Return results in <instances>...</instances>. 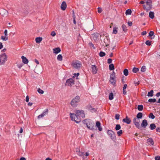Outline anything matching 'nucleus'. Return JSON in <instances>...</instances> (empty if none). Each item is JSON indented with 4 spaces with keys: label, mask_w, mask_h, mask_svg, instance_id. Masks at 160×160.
<instances>
[{
    "label": "nucleus",
    "mask_w": 160,
    "mask_h": 160,
    "mask_svg": "<svg viewBox=\"0 0 160 160\" xmlns=\"http://www.w3.org/2000/svg\"><path fill=\"white\" fill-rule=\"evenodd\" d=\"M3 47V45L2 44V43L0 42V49H1Z\"/></svg>",
    "instance_id": "338daca9"
},
{
    "label": "nucleus",
    "mask_w": 160,
    "mask_h": 160,
    "mask_svg": "<svg viewBox=\"0 0 160 160\" xmlns=\"http://www.w3.org/2000/svg\"><path fill=\"white\" fill-rule=\"evenodd\" d=\"M84 122L88 129L90 130H92L93 129L94 123L91 120L85 119L84 121Z\"/></svg>",
    "instance_id": "39448f33"
},
{
    "label": "nucleus",
    "mask_w": 160,
    "mask_h": 160,
    "mask_svg": "<svg viewBox=\"0 0 160 160\" xmlns=\"http://www.w3.org/2000/svg\"><path fill=\"white\" fill-rule=\"evenodd\" d=\"M42 40V38L41 37H37L35 39V41L37 43H40Z\"/></svg>",
    "instance_id": "aec40b11"
},
{
    "label": "nucleus",
    "mask_w": 160,
    "mask_h": 160,
    "mask_svg": "<svg viewBox=\"0 0 160 160\" xmlns=\"http://www.w3.org/2000/svg\"><path fill=\"white\" fill-rule=\"evenodd\" d=\"M153 90H151L150 91L148 92V97H152L153 96Z\"/></svg>",
    "instance_id": "bb28decb"
},
{
    "label": "nucleus",
    "mask_w": 160,
    "mask_h": 160,
    "mask_svg": "<svg viewBox=\"0 0 160 160\" xmlns=\"http://www.w3.org/2000/svg\"><path fill=\"white\" fill-rule=\"evenodd\" d=\"M151 41L149 40H147L146 41V44L148 46H150L151 45Z\"/></svg>",
    "instance_id": "49530a36"
},
{
    "label": "nucleus",
    "mask_w": 160,
    "mask_h": 160,
    "mask_svg": "<svg viewBox=\"0 0 160 160\" xmlns=\"http://www.w3.org/2000/svg\"><path fill=\"white\" fill-rule=\"evenodd\" d=\"M156 131L157 132H160V128H159V127L157 128L156 129Z\"/></svg>",
    "instance_id": "13d9d810"
},
{
    "label": "nucleus",
    "mask_w": 160,
    "mask_h": 160,
    "mask_svg": "<svg viewBox=\"0 0 160 160\" xmlns=\"http://www.w3.org/2000/svg\"><path fill=\"white\" fill-rule=\"evenodd\" d=\"M148 125V122L147 120H143L141 124V126L142 127L145 128Z\"/></svg>",
    "instance_id": "f3484780"
},
{
    "label": "nucleus",
    "mask_w": 160,
    "mask_h": 160,
    "mask_svg": "<svg viewBox=\"0 0 160 160\" xmlns=\"http://www.w3.org/2000/svg\"><path fill=\"white\" fill-rule=\"evenodd\" d=\"M38 92L40 94H42L44 93V91L42 90L40 88H38Z\"/></svg>",
    "instance_id": "a18cd8bd"
},
{
    "label": "nucleus",
    "mask_w": 160,
    "mask_h": 160,
    "mask_svg": "<svg viewBox=\"0 0 160 160\" xmlns=\"http://www.w3.org/2000/svg\"><path fill=\"white\" fill-rule=\"evenodd\" d=\"M122 28L123 31L125 32L127 31V27L124 24H123L122 26Z\"/></svg>",
    "instance_id": "f704fd0d"
},
{
    "label": "nucleus",
    "mask_w": 160,
    "mask_h": 160,
    "mask_svg": "<svg viewBox=\"0 0 160 160\" xmlns=\"http://www.w3.org/2000/svg\"><path fill=\"white\" fill-rule=\"evenodd\" d=\"M44 116V115L42 113L41 115L38 116V119H40L41 118H43Z\"/></svg>",
    "instance_id": "3c124183"
},
{
    "label": "nucleus",
    "mask_w": 160,
    "mask_h": 160,
    "mask_svg": "<svg viewBox=\"0 0 160 160\" xmlns=\"http://www.w3.org/2000/svg\"><path fill=\"white\" fill-rule=\"evenodd\" d=\"M113 98V94L112 92L110 93L109 96V99L110 100H112Z\"/></svg>",
    "instance_id": "c756f323"
},
{
    "label": "nucleus",
    "mask_w": 160,
    "mask_h": 160,
    "mask_svg": "<svg viewBox=\"0 0 160 160\" xmlns=\"http://www.w3.org/2000/svg\"><path fill=\"white\" fill-rule=\"evenodd\" d=\"M56 34L55 32L54 31L52 32L50 34L53 37H54L56 35Z\"/></svg>",
    "instance_id": "09e8293b"
},
{
    "label": "nucleus",
    "mask_w": 160,
    "mask_h": 160,
    "mask_svg": "<svg viewBox=\"0 0 160 160\" xmlns=\"http://www.w3.org/2000/svg\"><path fill=\"white\" fill-rule=\"evenodd\" d=\"M144 9L148 12L152 8V1L151 0H147V1L143 5Z\"/></svg>",
    "instance_id": "f03ea898"
},
{
    "label": "nucleus",
    "mask_w": 160,
    "mask_h": 160,
    "mask_svg": "<svg viewBox=\"0 0 160 160\" xmlns=\"http://www.w3.org/2000/svg\"><path fill=\"white\" fill-rule=\"evenodd\" d=\"M139 71L138 68H134L132 69V72L134 73H136Z\"/></svg>",
    "instance_id": "ea45409f"
},
{
    "label": "nucleus",
    "mask_w": 160,
    "mask_h": 160,
    "mask_svg": "<svg viewBox=\"0 0 160 160\" xmlns=\"http://www.w3.org/2000/svg\"><path fill=\"white\" fill-rule=\"evenodd\" d=\"M4 33L5 36H8V31L6 29L5 30Z\"/></svg>",
    "instance_id": "6e6d98bb"
},
{
    "label": "nucleus",
    "mask_w": 160,
    "mask_h": 160,
    "mask_svg": "<svg viewBox=\"0 0 160 160\" xmlns=\"http://www.w3.org/2000/svg\"><path fill=\"white\" fill-rule=\"evenodd\" d=\"M120 118V115L119 114H116L115 116V118L116 120H118Z\"/></svg>",
    "instance_id": "de8ad7c7"
},
{
    "label": "nucleus",
    "mask_w": 160,
    "mask_h": 160,
    "mask_svg": "<svg viewBox=\"0 0 160 160\" xmlns=\"http://www.w3.org/2000/svg\"><path fill=\"white\" fill-rule=\"evenodd\" d=\"M106 55L105 53L103 52H100L99 53V56L101 57L104 56Z\"/></svg>",
    "instance_id": "a19ab883"
},
{
    "label": "nucleus",
    "mask_w": 160,
    "mask_h": 160,
    "mask_svg": "<svg viewBox=\"0 0 160 160\" xmlns=\"http://www.w3.org/2000/svg\"><path fill=\"white\" fill-rule=\"evenodd\" d=\"M116 77L114 74L111 75L110 78V82L111 83L114 85L116 82Z\"/></svg>",
    "instance_id": "0eeeda50"
},
{
    "label": "nucleus",
    "mask_w": 160,
    "mask_h": 160,
    "mask_svg": "<svg viewBox=\"0 0 160 160\" xmlns=\"http://www.w3.org/2000/svg\"><path fill=\"white\" fill-rule=\"evenodd\" d=\"M96 126L98 127V129L99 131H102V127H101V123L99 121H97L96 122Z\"/></svg>",
    "instance_id": "a211bd4d"
},
{
    "label": "nucleus",
    "mask_w": 160,
    "mask_h": 160,
    "mask_svg": "<svg viewBox=\"0 0 160 160\" xmlns=\"http://www.w3.org/2000/svg\"><path fill=\"white\" fill-rule=\"evenodd\" d=\"M84 117L85 114L83 111L82 110H77L76 114L71 113V120L77 123H78L81 122V118H83Z\"/></svg>",
    "instance_id": "f257e3e1"
},
{
    "label": "nucleus",
    "mask_w": 160,
    "mask_h": 160,
    "mask_svg": "<svg viewBox=\"0 0 160 160\" xmlns=\"http://www.w3.org/2000/svg\"><path fill=\"white\" fill-rule=\"evenodd\" d=\"M53 52L54 53L58 54L61 51V49L59 48H56L53 49Z\"/></svg>",
    "instance_id": "ddd939ff"
},
{
    "label": "nucleus",
    "mask_w": 160,
    "mask_h": 160,
    "mask_svg": "<svg viewBox=\"0 0 160 160\" xmlns=\"http://www.w3.org/2000/svg\"><path fill=\"white\" fill-rule=\"evenodd\" d=\"M128 24L129 26H131L132 24V22H128Z\"/></svg>",
    "instance_id": "69168bd1"
},
{
    "label": "nucleus",
    "mask_w": 160,
    "mask_h": 160,
    "mask_svg": "<svg viewBox=\"0 0 160 160\" xmlns=\"http://www.w3.org/2000/svg\"><path fill=\"white\" fill-rule=\"evenodd\" d=\"M139 120L136 118H134L133 119V122L136 127L139 129L141 127L139 123Z\"/></svg>",
    "instance_id": "6e6552de"
},
{
    "label": "nucleus",
    "mask_w": 160,
    "mask_h": 160,
    "mask_svg": "<svg viewBox=\"0 0 160 160\" xmlns=\"http://www.w3.org/2000/svg\"><path fill=\"white\" fill-rule=\"evenodd\" d=\"M117 133L118 134V136H121V135L122 134V130H119L117 132Z\"/></svg>",
    "instance_id": "79ce46f5"
},
{
    "label": "nucleus",
    "mask_w": 160,
    "mask_h": 160,
    "mask_svg": "<svg viewBox=\"0 0 160 160\" xmlns=\"http://www.w3.org/2000/svg\"><path fill=\"white\" fill-rule=\"evenodd\" d=\"M23 62L25 64H27L28 62V59L24 56H22L21 57Z\"/></svg>",
    "instance_id": "dca6fc26"
},
{
    "label": "nucleus",
    "mask_w": 160,
    "mask_h": 160,
    "mask_svg": "<svg viewBox=\"0 0 160 160\" xmlns=\"http://www.w3.org/2000/svg\"><path fill=\"white\" fill-rule=\"evenodd\" d=\"M29 98L28 96H27L26 98V102H28L29 101Z\"/></svg>",
    "instance_id": "052dcab7"
},
{
    "label": "nucleus",
    "mask_w": 160,
    "mask_h": 160,
    "mask_svg": "<svg viewBox=\"0 0 160 160\" xmlns=\"http://www.w3.org/2000/svg\"><path fill=\"white\" fill-rule=\"evenodd\" d=\"M121 126L119 124H117L115 127V130L117 131L118 130L121 129Z\"/></svg>",
    "instance_id": "72a5a7b5"
},
{
    "label": "nucleus",
    "mask_w": 160,
    "mask_h": 160,
    "mask_svg": "<svg viewBox=\"0 0 160 160\" xmlns=\"http://www.w3.org/2000/svg\"><path fill=\"white\" fill-rule=\"evenodd\" d=\"M146 31H144L142 32L141 34L142 35H145L146 34Z\"/></svg>",
    "instance_id": "bf43d9fd"
},
{
    "label": "nucleus",
    "mask_w": 160,
    "mask_h": 160,
    "mask_svg": "<svg viewBox=\"0 0 160 160\" xmlns=\"http://www.w3.org/2000/svg\"><path fill=\"white\" fill-rule=\"evenodd\" d=\"M143 108L142 105H139L138 106V109L139 111H142Z\"/></svg>",
    "instance_id": "c85d7f7f"
},
{
    "label": "nucleus",
    "mask_w": 160,
    "mask_h": 160,
    "mask_svg": "<svg viewBox=\"0 0 160 160\" xmlns=\"http://www.w3.org/2000/svg\"><path fill=\"white\" fill-rule=\"evenodd\" d=\"M112 60L111 58H109L108 59V63L109 64L111 63L112 62Z\"/></svg>",
    "instance_id": "864d4df0"
},
{
    "label": "nucleus",
    "mask_w": 160,
    "mask_h": 160,
    "mask_svg": "<svg viewBox=\"0 0 160 160\" xmlns=\"http://www.w3.org/2000/svg\"><path fill=\"white\" fill-rule=\"evenodd\" d=\"M67 6V5L66 2L63 1L61 5V8L62 10L64 11L66 8Z\"/></svg>",
    "instance_id": "f8f14e48"
},
{
    "label": "nucleus",
    "mask_w": 160,
    "mask_h": 160,
    "mask_svg": "<svg viewBox=\"0 0 160 160\" xmlns=\"http://www.w3.org/2000/svg\"><path fill=\"white\" fill-rule=\"evenodd\" d=\"M156 127V126L155 124L154 123H152L150 125V129L151 130H153Z\"/></svg>",
    "instance_id": "412c9836"
},
{
    "label": "nucleus",
    "mask_w": 160,
    "mask_h": 160,
    "mask_svg": "<svg viewBox=\"0 0 160 160\" xmlns=\"http://www.w3.org/2000/svg\"><path fill=\"white\" fill-rule=\"evenodd\" d=\"M76 152L77 154L79 156H83L84 157V152H80V151H76Z\"/></svg>",
    "instance_id": "5701e85b"
},
{
    "label": "nucleus",
    "mask_w": 160,
    "mask_h": 160,
    "mask_svg": "<svg viewBox=\"0 0 160 160\" xmlns=\"http://www.w3.org/2000/svg\"><path fill=\"white\" fill-rule=\"evenodd\" d=\"M44 116L47 115L48 113V109H46L42 113Z\"/></svg>",
    "instance_id": "4c0bfd02"
},
{
    "label": "nucleus",
    "mask_w": 160,
    "mask_h": 160,
    "mask_svg": "<svg viewBox=\"0 0 160 160\" xmlns=\"http://www.w3.org/2000/svg\"><path fill=\"white\" fill-rule=\"evenodd\" d=\"M128 70L127 69H125L124 70L123 73L125 76H127L128 75Z\"/></svg>",
    "instance_id": "473e14b6"
},
{
    "label": "nucleus",
    "mask_w": 160,
    "mask_h": 160,
    "mask_svg": "<svg viewBox=\"0 0 160 160\" xmlns=\"http://www.w3.org/2000/svg\"><path fill=\"white\" fill-rule=\"evenodd\" d=\"M148 101L150 102H156V99L155 98H150L148 100Z\"/></svg>",
    "instance_id": "c9c22d12"
},
{
    "label": "nucleus",
    "mask_w": 160,
    "mask_h": 160,
    "mask_svg": "<svg viewBox=\"0 0 160 160\" xmlns=\"http://www.w3.org/2000/svg\"><path fill=\"white\" fill-rule=\"evenodd\" d=\"M123 92L124 94H126L127 93V91L126 89H123Z\"/></svg>",
    "instance_id": "0e129e2a"
},
{
    "label": "nucleus",
    "mask_w": 160,
    "mask_h": 160,
    "mask_svg": "<svg viewBox=\"0 0 160 160\" xmlns=\"http://www.w3.org/2000/svg\"><path fill=\"white\" fill-rule=\"evenodd\" d=\"M8 56L5 53H3L0 55V61L1 64L3 65L7 60Z\"/></svg>",
    "instance_id": "423d86ee"
},
{
    "label": "nucleus",
    "mask_w": 160,
    "mask_h": 160,
    "mask_svg": "<svg viewBox=\"0 0 160 160\" xmlns=\"http://www.w3.org/2000/svg\"><path fill=\"white\" fill-rule=\"evenodd\" d=\"M132 13V11L131 9H128L125 12L126 15H130Z\"/></svg>",
    "instance_id": "a878e982"
},
{
    "label": "nucleus",
    "mask_w": 160,
    "mask_h": 160,
    "mask_svg": "<svg viewBox=\"0 0 160 160\" xmlns=\"http://www.w3.org/2000/svg\"><path fill=\"white\" fill-rule=\"evenodd\" d=\"M147 143L149 145H153L154 144L153 140L151 138H148L147 139Z\"/></svg>",
    "instance_id": "4468645a"
},
{
    "label": "nucleus",
    "mask_w": 160,
    "mask_h": 160,
    "mask_svg": "<svg viewBox=\"0 0 160 160\" xmlns=\"http://www.w3.org/2000/svg\"><path fill=\"white\" fill-rule=\"evenodd\" d=\"M72 18L73 19V22L74 24H76V22L75 20V17L74 13V12H73V14L72 16Z\"/></svg>",
    "instance_id": "58836bf2"
},
{
    "label": "nucleus",
    "mask_w": 160,
    "mask_h": 160,
    "mask_svg": "<svg viewBox=\"0 0 160 160\" xmlns=\"http://www.w3.org/2000/svg\"><path fill=\"white\" fill-rule=\"evenodd\" d=\"M118 28H116V27H114L113 28V33L116 34L118 32Z\"/></svg>",
    "instance_id": "cd10ccee"
},
{
    "label": "nucleus",
    "mask_w": 160,
    "mask_h": 160,
    "mask_svg": "<svg viewBox=\"0 0 160 160\" xmlns=\"http://www.w3.org/2000/svg\"><path fill=\"white\" fill-rule=\"evenodd\" d=\"M155 160H160V157L159 156L155 157Z\"/></svg>",
    "instance_id": "4d7b16f0"
},
{
    "label": "nucleus",
    "mask_w": 160,
    "mask_h": 160,
    "mask_svg": "<svg viewBox=\"0 0 160 160\" xmlns=\"http://www.w3.org/2000/svg\"><path fill=\"white\" fill-rule=\"evenodd\" d=\"M92 72L93 74H95L97 73L98 69L97 66L95 65H92L91 66Z\"/></svg>",
    "instance_id": "9d476101"
},
{
    "label": "nucleus",
    "mask_w": 160,
    "mask_h": 160,
    "mask_svg": "<svg viewBox=\"0 0 160 160\" xmlns=\"http://www.w3.org/2000/svg\"><path fill=\"white\" fill-rule=\"evenodd\" d=\"M79 75V73H74L73 74V76L72 77V78L74 79L75 77H76V79L78 78V77Z\"/></svg>",
    "instance_id": "37998d69"
},
{
    "label": "nucleus",
    "mask_w": 160,
    "mask_h": 160,
    "mask_svg": "<svg viewBox=\"0 0 160 160\" xmlns=\"http://www.w3.org/2000/svg\"><path fill=\"white\" fill-rule=\"evenodd\" d=\"M149 17L151 19H153L154 17V13L153 12H150L149 13Z\"/></svg>",
    "instance_id": "6ab92c4d"
},
{
    "label": "nucleus",
    "mask_w": 160,
    "mask_h": 160,
    "mask_svg": "<svg viewBox=\"0 0 160 160\" xmlns=\"http://www.w3.org/2000/svg\"><path fill=\"white\" fill-rule=\"evenodd\" d=\"M140 84V82L139 81H138V82H134V84L135 86H136Z\"/></svg>",
    "instance_id": "680f3d73"
},
{
    "label": "nucleus",
    "mask_w": 160,
    "mask_h": 160,
    "mask_svg": "<svg viewBox=\"0 0 160 160\" xmlns=\"http://www.w3.org/2000/svg\"><path fill=\"white\" fill-rule=\"evenodd\" d=\"M148 117L149 118H151L152 119H153L155 118V116L153 114L152 112L150 113L148 116Z\"/></svg>",
    "instance_id": "2f4dec72"
},
{
    "label": "nucleus",
    "mask_w": 160,
    "mask_h": 160,
    "mask_svg": "<svg viewBox=\"0 0 160 160\" xmlns=\"http://www.w3.org/2000/svg\"><path fill=\"white\" fill-rule=\"evenodd\" d=\"M20 160H26V158L24 157H22L20 159Z\"/></svg>",
    "instance_id": "774afa93"
},
{
    "label": "nucleus",
    "mask_w": 160,
    "mask_h": 160,
    "mask_svg": "<svg viewBox=\"0 0 160 160\" xmlns=\"http://www.w3.org/2000/svg\"><path fill=\"white\" fill-rule=\"evenodd\" d=\"M146 67L145 66H143L141 68V71L142 72H144L146 71Z\"/></svg>",
    "instance_id": "c03bdc74"
},
{
    "label": "nucleus",
    "mask_w": 160,
    "mask_h": 160,
    "mask_svg": "<svg viewBox=\"0 0 160 160\" xmlns=\"http://www.w3.org/2000/svg\"><path fill=\"white\" fill-rule=\"evenodd\" d=\"M8 11L5 9H2L0 11V14L3 16L7 15Z\"/></svg>",
    "instance_id": "9b49d317"
},
{
    "label": "nucleus",
    "mask_w": 160,
    "mask_h": 160,
    "mask_svg": "<svg viewBox=\"0 0 160 160\" xmlns=\"http://www.w3.org/2000/svg\"><path fill=\"white\" fill-rule=\"evenodd\" d=\"M71 65L73 68L77 69H80L82 66V63L78 60L73 61Z\"/></svg>",
    "instance_id": "20e7f679"
},
{
    "label": "nucleus",
    "mask_w": 160,
    "mask_h": 160,
    "mask_svg": "<svg viewBox=\"0 0 160 160\" xmlns=\"http://www.w3.org/2000/svg\"><path fill=\"white\" fill-rule=\"evenodd\" d=\"M142 114L141 112H139L137 115V118H141L142 117Z\"/></svg>",
    "instance_id": "393cba45"
},
{
    "label": "nucleus",
    "mask_w": 160,
    "mask_h": 160,
    "mask_svg": "<svg viewBox=\"0 0 160 160\" xmlns=\"http://www.w3.org/2000/svg\"><path fill=\"white\" fill-rule=\"evenodd\" d=\"M108 135L111 138L113 139L115 138V135L114 132L112 130H108L107 132Z\"/></svg>",
    "instance_id": "1a4fd4ad"
},
{
    "label": "nucleus",
    "mask_w": 160,
    "mask_h": 160,
    "mask_svg": "<svg viewBox=\"0 0 160 160\" xmlns=\"http://www.w3.org/2000/svg\"><path fill=\"white\" fill-rule=\"evenodd\" d=\"M22 63L20 64H18L17 65V66L18 68H20L22 66Z\"/></svg>",
    "instance_id": "5fc2aeb1"
},
{
    "label": "nucleus",
    "mask_w": 160,
    "mask_h": 160,
    "mask_svg": "<svg viewBox=\"0 0 160 160\" xmlns=\"http://www.w3.org/2000/svg\"><path fill=\"white\" fill-rule=\"evenodd\" d=\"M154 33L153 32L151 31L149 33V36H152L154 35Z\"/></svg>",
    "instance_id": "603ef678"
},
{
    "label": "nucleus",
    "mask_w": 160,
    "mask_h": 160,
    "mask_svg": "<svg viewBox=\"0 0 160 160\" xmlns=\"http://www.w3.org/2000/svg\"><path fill=\"white\" fill-rule=\"evenodd\" d=\"M65 85L67 86H69L70 85V78L68 79L67 80L65 83Z\"/></svg>",
    "instance_id": "e433bc0d"
},
{
    "label": "nucleus",
    "mask_w": 160,
    "mask_h": 160,
    "mask_svg": "<svg viewBox=\"0 0 160 160\" xmlns=\"http://www.w3.org/2000/svg\"><path fill=\"white\" fill-rule=\"evenodd\" d=\"M127 87V85L126 84H124L123 87V89H126Z\"/></svg>",
    "instance_id": "e2e57ef3"
},
{
    "label": "nucleus",
    "mask_w": 160,
    "mask_h": 160,
    "mask_svg": "<svg viewBox=\"0 0 160 160\" xmlns=\"http://www.w3.org/2000/svg\"><path fill=\"white\" fill-rule=\"evenodd\" d=\"M1 39L3 41H6L8 39V37L6 36H1Z\"/></svg>",
    "instance_id": "7c9ffc66"
},
{
    "label": "nucleus",
    "mask_w": 160,
    "mask_h": 160,
    "mask_svg": "<svg viewBox=\"0 0 160 160\" xmlns=\"http://www.w3.org/2000/svg\"><path fill=\"white\" fill-rule=\"evenodd\" d=\"M123 121L128 124H129L131 122V120L128 116H126L125 118L123 119Z\"/></svg>",
    "instance_id": "2eb2a0df"
},
{
    "label": "nucleus",
    "mask_w": 160,
    "mask_h": 160,
    "mask_svg": "<svg viewBox=\"0 0 160 160\" xmlns=\"http://www.w3.org/2000/svg\"><path fill=\"white\" fill-rule=\"evenodd\" d=\"M57 59L59 61H62V57L61 54H59L58 56Z\"/></svg>",
    "instance_id": "b1692460"
},
{
    "label": "nucleus",
    "mask_w": 160,
    "mask_h": 160,
    "mask_svg": "<svg viewBox=\"0 0 160 160\" xmlns=\"http://www.w3.org/2000/svg\"><path fill=\"white\" fill-rule=\"evenodd\" d=\"M109 69L110 70H112L114 69V67L113 64H111L109 65Z\"/></svg>",
    "instance_id": "4be33fe9"
},
{
    "label": "nucleus",
    "mask_w": 160,
    "mask_h": 160,
    "mask_svg": "<svg viewBox=\"0 0 160 160\" xmlns=\"http://www.w3.org/2000/svg\"><path fill=\"white\" fill-rule=\"evenodd\" d=\"M80 98L78 96H76L71 102V105L73 107H76L80 102Z\"/></svg>",
    "instance_id": "7ed1b4c3"
},
{
    "label": "nucleus",
    "mask_w": 160,
    "mask_h": 160,
    "mask_svg": "<svg viewBox=\"0 0 160 160\" xmlns=\"http://www.w3.org/2000/svg\"><path fill=\"white\" fill-rule=\"evenodd\" d=\"M102 11V9L101 8H98V12L99 13H101Z\"/></svg>",
    "instance_id": "8fccbe9b"
}]
</instances>
